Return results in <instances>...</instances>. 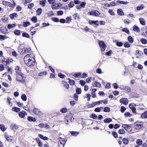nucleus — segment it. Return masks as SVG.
I'll return each instance as SVG.
<instances>
[{
    "label": "nucleus",
    "mask_w": 147,
    "mask_h": 147,
    "mask_svg": "<svg viewBox=\"0 0 147 147\" xmlns=\"http://www.w3.org/2000/svg\"><path fill=\"white\" fill-rule=\"evenodd\" d=\"M34 56L32 54H30L25 56L24 57V63L29 67H32L35 65V59Z\"/></svg>",
    "instance_id": "f257e3e1"
},
{
    "label": "nucleus",
    "mask_w": 147,
    "mask_h": 147,
    "mask_svg": "<svg viewBox=\"0 0 147 147\" xmlns=\"http://www.w3.org/2000/svg\"><path fill=\"white\" fill-rule=\"evenodd\" d=\"M16 76L18 81L22 83L25 82V77L22 73L20 74H16Z\"/></svg>",
    "instance_id": "f03ea898"
},
{
    "label": "nucleus",
    "mask_w": 147,
    "mask_h": 147,
    "mask_svg": "<svg viewBox=\"0 0 147 147\" xmlns=\"http://www.w3.org/2000/svg\"><path fill=\"white\" fill-rule=\"evenodd\" d=\"M135 128L136 129H140L143 127L142 122L137 121L134 123Z\"/></svg>",
    "instance_id": "7ed1b4c3"
},
{
    "label": "nucleus",
    "mask_w": 147,
    "mask_h": 147,
    "mask_svg": "<svg viewBox=\"0 0 147 147\" xmlns=\"http://www.w3.org/2000/svg\"><path fill=\"white\" fill-rule=\"evenodd\" d=\"M99 45L101 48V51L102 52L104 51L106 47L105 43L102 41H100L99 43Z\"/></svg>",
    "instance_id": "20e7f679"
},
{
    "label": "nucleus",
    "mask_w": 147,
    "mask_h": 147,
    "mask_svg": "<svg viewBox=\"0 0 147 147\" xmlns=\"http://www.w3.org/2000/svg\"><path fill=\"white\" fill-rule=\"evenodd\" d=\"M88 14L90 16L93 15L95 16H98L100 14V13L98 11L94 10L88 12Z\"/></svg>",
    "instance_id": "39448f33"
},
{
    "label": "nucleus",
    "mask_w": 147,
    "mask_h": 147,
    "mask_svg": "<svg viewBox=\"0 0 147 147\" xmlns=\"http://www.w3.org/2000/svg\"><path fill=\"white\" fill-rule=\"evenodd\" d=\"M18 51H21V53H29V52L31 51V49L30 48H26L22 49L21 48H18Z\"/></svg>",
    "instance_id": "423d86ee"
},
{
    "label": "nucleus",
    "mask_w": 147,
    "mask_h": 147,
    "mask_svg": "<svg viewBox=\"0 0 147 147\" xmlns=\"http://www.w3.org/2000/svg\"><path fill=\"white\" fill-rule=\"evenodd\" d=\"M66 141L65 139L59 140L58 142L59 147H64Z\"/></svg>",
    "instance_id": "0eeeda50"
},
{
    "label": "nucleus",
    "mask_w": 147,
    "mask_h": 147,
    "mask_svg": "<svg viewBox=\"0 0 147 147\" xmlns=\"http://www.w3.org/2000/svg\"><path fill=\"white\" fill-rule=\"evenodd\" d=\"M120 102L125 105H126L128 103V100L127 98H122L120 99Z\"/></svg>",
    "instance_id": "6e6552de"
},
{
    "label": "nucleus",
    "mask_w": 147,
    "mask_h": 147,
    "mask_svg": "<svg viewBox=\"0 0 147 147\" xmlns=\"http://www.w3.org/2000/svg\"><path fill=\"white\" fill-rule=\"evenodd\" d=\"M74 119V118L72 116L71 117H67L66 118L65 120V123L67 125H68L69 123L71 122Z\"/></svg>",
    "instance_id": "1a4fd4ad"
},
{
    "label": "nucleus",
    "mask_w": 147,
    "mask_h": 147,
    "mask_svg": "<svg viewBox=\"0 0 147 147\" xmlns=\"http://www.w3.org/2000/svg\"><path fill=\"white\" fill-rule=\"evenodd\" d=\"M33 111L34 114L38 116H40L41 114V112L37 109L34 108Z\"/></svg>",
    "instance_id": "9d476101"
},
{
    "label": "nucleus",
    "mask_w": 147,
    "mask_h": 147,
    "mask_svg": "<svg viewBox=\"0 0 147 147\" xmlns=\"http://www.w3.org/2000/svg\"><path fill=\"white\" fill-rule=\"evenodd\" d=\"M51 7L53 9H58L59 8V5L57 3H54V4L52 5Z\"/></svg>",
    "instance_id": "9b49d317"
},
{
    "label": "nucleus",
    "mask_w": 147,
    "mask_h": 147,
    "mask_svg": "<svg viewBox=\"0 0 147 147\" xmlns=\"http://www.w3.org/2000/svg\"><path fill=\"white\" fill-rule=\"evenodd\" d=\"M122 127L125 129L126 130L128 131L129 130L130 128L131 127V125L127 124H123L122 125Z\"/></svg>",
    "instance_id": "f8f14e48"
},
{
    "label": "nucleus",
    "mask_w": 147,
    "mask_h": 147,
    "mask_svg": "<svg viewBox=\"0 0 147 147\" xmlns=\"http://www.w3.org/2000/svg\"><path fill=\"white\" fill-rule=\"evenodd\" d=\"M26 112L24 111H22L20 112L19 113V116L21 118H23L25 117Z\"/></svg>",
    "instance_id": "ddd939ff"
},
{
    "label": "nucleus",
    "mask_w": 147,
    "mask_h": 147,
    "mask_svg": "<svg viewBox=\"0 0 147 147\" xmlns=\"http://www.w3.org/2000/svg\"><path fill=\"white\" fill-rule=\"evenodd\" d=\"M18 16L17 13H14L10 14L9 17L11 19L13 20L15 17H17Z\"/></svg>",
    "instance_id": "4468645a"
},
{
    "label": "nucleus",
    "mask_w": 147,
    "mask_h": 147,
    "mask_svg": "<svg viewBox=\"0 0 147 147\" xmlns=\"http://www.w3.org/2000/svg\"><path fill=\"white\" fill-rule=\"evenodd\" d=\"M46 0H41L39 2V4L42 7H44L46 5Z\"/></svg>",
    "instance_id": "2eb2a0df"
},
{
    "label": "nucleus",
    "mask_w": 147,
    "mask_h": 147,
    "mask_svg": "<svg viewBox=\"0 0 147 147\" xmlns=\"http://www.w3.org/2000/svg\"><path fill=\"white\" fill-rule=\"evenodd\" d=\"M96 91V89H93L92 90L91 94L92 95V97L93 98H94L96 97V95L95 92Z\"/></svg>",
    "instance_id": "dca6fc26"
},
{
    "label": "nucleus",
    "mask_w": 147,
    "mask_h": 147,
    "mask_svg": "<svg viewBox=\"0 0 147 147\" xmlns=\"http://www.w3.org/2000/svg\"><path fill=\"white\" fill-rule=\"evenodd\" d=\"M133 30L137 32H140V29L138 27L134 25L133 27Z\"/></svg>",
    "instance_id": "f3484780"
},
{
    "label": "nucleus",
    "mask_w": 147,
    "mask_h": 147,
    "mask_svg": "<svg viewBox=\"0 0 147 147\" xmlns=\"http://www.w3.org/2000/svg\"><path fill=\"white\" fill-rule=\"evenodd\" d=\"M11 127L12 129L14 130L17 129L18 128V127L17 125L13 124L11 126Z\"/></svg>",
    "instance_id": "a211bd4d"
},
{
    "label": "nucleus",
    "mask_w": 147,
    "mask_h": 147,
    "mask_svg": "<svg viewBox=\"0 0 147 147\" xmlns=\"http://www.w3.org/2000/svg\"><path fill=\"white\" fill-rule=\"evenodd\" d=\"M28 120L30 121L34 122L36 121V119L35 118L30 116L28 117Z\"/></svg>",
    "instance_id": "6ab92c4d"
},
{
    "label": "nucleus",
    "mask_w": 147,
    "mask_h": 147,
    "mask_svg": "<svg viewBox=\"0 0 147 147\" xmlns=\"http://www.w3.org/2000/svg\"><path fill=\"white\" fill-rule=\"evenodd\" d=\"M141 117L142 118H147V111H145L142 113L141 115Z\"/></svg>",
    "instance_id": "aec40b11"
},
{
    "label": "nucleus",
    "mask_w": 147,
    "mask_h": 147,
    "mask_svg": "<svg viewBox=\"0 0 147 147\" xmlns=\"http://www.w3.org/2000/svg\"><path fill=\"white\" fill-rule=\"evenodd\" d=\"M117 2L121 4H124L125 5H127L128 4V2L127 1H124L119 0H118Z\"/></svg>",
    "instance_id": "412c9836"
},
{
    "label": "nucleus",
    "mask_w": 147,
    "mask_h": 147,
    "mask_svg": "<svg viewBox=\"0 0 147 147\" xmlns=\"http://www.w3.org/2000/svg\"><path fill=\"white\" fill-rule=\"evenodd\" d=\"M36 142L38 144V146L41 147L42 145V143L41 142L39 138H36Z\"/></svg>",
    "instance_id": "4be33fe9"
},
{
    "label": "nucleus",
    "mask_w": 147,
    "mask_h": 147,
    "mask_svg": "<svg viewBox=\"0 0 147 147\" xmlns=\"http://www.w3.org/2000/svg\"><path fill=\"white\" fill-rule=\"evenodd\" d=\"M30 24V22L28 21L24 22L23 23V26L24 27H26L29 26Z\"/></svg>",
    "instance_id": "5701e85b"
},
{
    "label": "nucleus",
    "mask_w": 147,
    "mask_h": 147,
    "mask_svg": "<svg viewBox=\"0 0 147 147\" xmlns=\"http://www.w3.org/2000/svg\"><path fill=\"white\" fill-rule=\"evenodd\" d=\"M117 12L118 15L123 16L124 14L123 10L121 9H118L117 11Z\"/></svg>",
    "instance_id": "b1692460"
},
{
    "label": "nucleus",
    "mask_w": 147,
    "mask_h": 147,
    "mask_svg": "<svg viewBox=\"0 0 147 147\" xmlns=\"http://www.w3.org/2000/svg\"><path fill=\"white\" fill-rule=\"evenodd\" d=\"M139 20L141 24L143 25H145V21L144 19L143 18H139Z\"/></svg>",
    "instance_id": "393cba45"
},
{
    "label": "nucleus",
    "mask_w": 147,
    "mask_h": 147,
    "mask_svg": "<svg viewBox=\"0 0 147 147\" xmlns=\"http://www.w3.org/2000/svg\"><path fill=\"white\" fill-rule=\"evenodd\" d=\"M20 67L19 66H17L15 68L16 72L17 73L16 74H20L22 73L21 71L19 70Z\"/></svg>",
    "instance_id": "a878e982"
},
{
    "label": "nucleus",
    "mask_w": 147,
    "mask_h": 147,
    "mask_svg": "<svg viewBox=\"0 0 147 147\" xmlns=\"http://www.w3.org/2000/svg\"><path fill=\"white\" fill-rule=\"evenodd\" d=\"M38 136L40 138L43 140H48L49 139L47 137H43L41 134H39Z\"/></svg>",
    "instance_id": "bb28decb"
},
{
    "label": "nucleus",
    "mask_w": 147,
    "mask_h": 147,
    "mask_svg": "<svg viewBox=\"0 0 147 147\" xmlns=\"http://www.w3.org/2000/svg\"><path fill=\"white\" fill-rule=\"evenodd\" d=\"M122 142L125 145L129 143L128 139L125 138H124L123 139Z\"/></svg>",
    "instance_id": "cd10ccee"
},
{
    "label": "nucleus",
    "mask_w": 147,
    "mask_h": 147,
    "mask_svg": "<svg viewBox=\"0 0 147 147\" xmlns=\"http://www.w3.org/2000/svg\"><path fill=\"white\" fill-rule=\"evenodd\" d=\"M112 121V120L111 118H106L104 120V121L106 123H109Z\"/></svg>",
    "instance_id": "c85d7f7f"
},
{
    "label": "nucleus",
    "mask_w": 147,
    "mask_h": 147,
    "mask_svg": "<svg viewBox=\"0 0 147 147\" xmlns=\"http://www.w3.org/2000/svg\"><path fill=\"white\" fill-rule=\"evenodd\" d=\"M42 11V9L41 8H38L36 11V13L38 15H40Z\"/></svg>",
    "instance_id": "c756f323"
},
{
    "label": "nucleus",
    "mask_w": 147,
    "mask_h": 147,
    "mask_svg": "<svg viewBox=\"0 0 147 147\" xmlns=\"http://www.w3.org/2000/svg\"><path fill=\"white\" fill-rule=\"evenodd\" d=\"M6 140L9 142H11L12 140V137L11 136H7L5 137Z\"/></svg>",
    "instance_id": "7c9ffc66"
},
{
    "label": "nucleus",
    "mask_w": 147,
    "mask_h": 147,
    "mask_svg": "<svg viewBox=\"0 0 147 147\" xmlns=\"http://www.w3.org/2000/svg\"><path fill=\"white\" fill-rule=\"evenodd\" d=\"M123 90L126 91L128 92H131V88L127 86L125 87Z\"/></svg>",
    "instance_id": "2f4dec72"
},
{
    "label": "nucleus",
    "mask_w": 147,
    "mask_h": 147,
    "mask_svg": "<svg viewBox=\"0 0 147 147\" xmlns=\"http://www.w3.org/2000/svg\"><path fill=\"white\" fill-rule=\"evenodd\" d=\"M12 110L13 111L16 112H18L20 111V109L19 108L16 107H13Z\"/></svg>",
    "instance_id": "473e14b6"
},
{
    "label": "nucleus",
    "mask_w": 147,
    "mask_h": 147,
    "mask_svg": "<svg viewBox=\"0 0 147 147\" xmlns=\"http://www.w3.org/2000/svg\"><path fill=\"white\" fill-rule=\"evenodd\" d=\"M95 105H96L95 102H93L91 104L88 105V107L89 108H92L94 107Z\"/></svg>",
    "instance_id": "72a5a7b5"
},
{
    "label": "nucleus",
    "mask_w": 147,
    "mask_h": 147,
    "mask_svg": "<svg viewBox=\"0 0 147 147\" xmlns=\"http://www.w3.org/2000/svg\"><path fill=\"white\" fill-rule=\"evenodd\" d=\"M144 7V5L143 4H141L140 6L137 7V10H140L142 9Z\"/></svg>",
    "instance_id": "f704fd0d"
},
{
    "label": "nucleus",
    "mask_w": 147,
    "mask_h": 147,
    "mask_svg": "<svg viewBox=\"0 0 147 147\" xmlns=\"http://www.w3.org/2000/svg\"><path fill=\"white\" fill-rule=\"evenodd\" d=\"M136 143L138 146H140L142 143V141L140 139H138L136 141Z\"/></svg>",
    "instance_id": "c9c22d12"
},
{
    "label": "nucleus",
    "mask_w": 147,
    "mask_h": 147,
    "mask_svg": "<svg viewBox=\"0 0 147 147\" xmlns=\"http://www.w3.org/2000/svg\"><path fill=\"white\" fill-rule=\"evenodd\" d=\"M66 19L67 21L66 23H69L71 20V18L70 16L67 17L66 18Z\"/></svg>",
    "instance_id": "e433bc0d"
},
{
    "label": "nucleus",
    "mask_w": 147,
    "mask_h": 147,
    "mask_svg": "<svg viewBox=\"0 0 147 147\" xmlns=\"http://www.w3.org/2000/svg\"><path fill=\"white\" fill-rule=\"evenodd\" d=\"M11 99L9 97H8L7 98V102H8L9 105L10 106H11L12 105V104L11 102H10Z\"/></svg>",
    "instance_id": "4c0bfd02"
},
{
    "label": "nucleus",
    "mask_w": 147,
    "mask_h": 147,
    "mask_svg": "<svg viewBox=\"0 0 147 147\" xmlns=\"http://www.w3.org/2000/svg\"><path fill=\"white\" fill-rule=\"evenodd\" d=\"M31 20L34 23H36L37 22V18L36 16H34L31 18Z\"/></svg>",
    "instance_id": "58836bf2"
},
{
    "label": "nucleus",
    "mask_w": 147,
    "mask_h": 147,
    "mask_svg": "<svg viewBox=\"0 0 147 147\" xmlns=\"http://www.w3.org/2000/svg\"><path fill=\"white\" fill-rule=\"evenodd\" d=\"M122 30L123 32H125L128 34H129V31L127 28H123Z\"/></svg>",
    "instance_id": "ea45409f"
},
{
    "label": "nucleus",
    "mask_w": 147,
    "mask_h": 147,
    "mask_svg": "<svg viewBox=\"0 0 147 147\" xmlns=\"http://www.w3.org/2000/svg\"><path fill=\"white\" fill-rule=\"evenodd\" d=\"M21 98L24 101H26L27 100V97L25 94H23L21 96Z\"/></svg>",
    "instance_id": "a19ab883"
},
{
    "label": "nucleus",
    "mask_w": 147,
    "mask_h": 147,
    "mask_svg": "<svg viewBox=\"0 0 147 147\" xmlns=\"http://www.w3.org/2000/svg\"><path fill=\"white\" fill-rule=\"evenodd\" d=\"M13 61V60L11 59H5V61L6 63H9Z\"/></svg>",
    "instance_id": "79ce46f5"
},
{
    "label": "nucleus",
    "mask_w": 147,
    "mask_h": 147,
    "mask_svg": "<svg viewBox=\"0 0 147 147\" xmlns=\"http://www.w3.org/2000/svg\"><path fill=\"white\" fill-rule=\"evenodd\" d=\"M71 133L72 136H76L79 134V132L77 131H72Z\"/></svg>",
    "instance_id": "37998d69"
},
{
    "label": "nucleus",
    "mask_w": 147,
    "mask_h": 147,
    "mask_svg": "<svg viewBox=\"0 0 147 147\" xmlns=\"http://www.w3.org/2000/svg\"><path fill=\"white\" fill-rule=\"evenodd\" d=\"M67 110L66 108L64 107L61 109L60 112L63 113H65L67 112Z\"/></svg>",
    "instance_id": "c03bdc74"
},
{
    "label": "nucleus",
    "mask_w": 147,
    "mask_h": 147,
    "mask_svg": "<svg viewBox=\"0 0 147 147\" xmlns=\"http://www.w3.org/2000/svg\"><path fill=\"white\" fill-rule=\"evenodd\" d=\"M128 40L129 42L130 43H132L134 41L133 38L131 36H129L128 37Z\"/></svg>",
    "instance_id": "a18cd8bd"
},
{
    "label": "nucleus",
    "mask_w": 147,
    "mask_h": 147,
    "mask_svg": "<svg viewBox=\"0 0 147 147\" xmlns=\"http://www.w3.org/2000/svg\"><path fill=\"white\" fill-rule=\"evenodd\" d=\"M48 16L51 17L53 16L54 13L52 11H50L47 13Z\"/></svg>",
    "instance_id": "49530a36"
},
{
    "label": "nucleus",
    "mask_w": 147,
    "mask_h": 147,
    "mask_svg": "<svg viewBox=\"0 0 147 147\" xmlns=\"http://www.w3.org/2000/svg\"><path fill=\"white\" fill-rule=\"evenodd\" d=\"M0 128L1 130L3 131L6 130V128L4 125H0Z\"/></svg>",
    "instance_id": "de8ad7c7"
},
{
    "label": "nucleus",
    "mask_w": 147,
    "mask_h": 147,
    "mask_svg": "<svg viewBox=\"0 0 147 147\" xmlns=\"http://www.w3.org/2000/svg\"><path fill=\"white\" fill-rule=\"evenodd\" d=\"M94 85L95 86L97 87H100L101 86V84L98 82H95L94 83Z\"/></svg>",
    "instance_id": "09e8293b"
},
{
    "label": "nucleus",
    "mask_w": 147,
    "mask_h": 147,
    "mask_svg": "<svg viewBox=\"0 0 147 147\" xmlns=\"http://www.w3.org/2000/svg\"><path fill=\"white\" fill-rule=\"evenodd\" d=\"M140 41L142 44H145L147 42V41L146 39L143 38L141 39Z\"/></svg>",
    "instance_id": "8fccbe9b"
},
{
    "label": "nucleus",
    "mask_w": 147,
    "mask_h": 147,
    "mask_svg": "<svg viewBox=\"0 0 147 147\" xmlns=\"http://www.w3.org/2000/svg\"><path fill=\"white\" fill-rule=\"evenodd\" d=\"M22 36H23L26 37L27 38H29L30 36L26 32H24L22 34Z\"/></svg>",
    "instance_id": "3c124183"
},
{
    "label": "nucleus",
    "mask_w": 147,
    "mask_h": 147,
    "mask_svg": "<svg viewBox=\"0 0 147 147\" xmlns=\"http://www.w3.org/2000/svg\"><path fill=\"white\" fill-rule=\"evenodd\" d=\"M7 38V36L5 35H0V39L4 40Z\"/></svg>",
    "instance_id": "603ef678"
},
{
    "label": "nucleus",
    "mask_w": 147,
    "mask_h": 147,
    "mask_svg": "<svg viewBox=\"0 0 147 147\" xmlns=\"http://www.w3.org/2000/svg\"><path fill=\"white\" fill-rule=\"evenodd\" d=\"M124 46L125 47L129 48L130 47V44L128 42H125Z\"/></svg>",
    "instance_id": "864d4df0"
},
{
    "label": "nucleus",
    "mask_w": 147,
    "mask_h": 147,
    "mask_svg": "<svg viewBox=\"0 0 147 147\" xmlns=\"http://www.w3.org/2000/svg\"><path fill=\"white\" fill-rule=\"evenodd\" d=\"M69 83L71 85H74L75 84V81L72 80H71L70 79H69Z\"/></svg>",
    "instance_id": "5fc2aeb1"
},
{
    "label": "nucleus",
    "mask_w": 147,
    "mask_h": 147,
    "mask_svg": "<svg viewBox=\"0 0 147 147\" xmlns=\"http://www.w3.org/2000/svg\"><path fill=\"white\" fill-rule=\"evenodd\" d=\"M15 24H9L8 25L7 27L8 28L10 29H11L14 27L15 26Z\"/></svg>",
    "instance_id": "6e6d98bb"
},
{
    "label": "nucleus",
    "mask_w": 147,
    "mask_h": 147,
    "mask_svg": "<svg viewBox=\"0 0 147 147\" xmlns=\"http://www.w3.org/2000/svg\"><path fill=\"white\" fill-rule=\"evenodd\" d=\"M20 33V30H16L14 31V34L16 35H19Z\"/></svg>",
    "instance_id": "4d7b16f0"
},
{
    "label": "nucleus",
    "mask_w": 147,
    "mask_h": 147,
    "mask_svg": "<svg viewBox=\"0 0 147 147\" xmlns=\"http://www.w3.org/2000/svg\"><path fill=\"white\" fill-rule=\"evenodd\" d=\"M110 111V108L108 107H105L104 109V111L105 112H108Z\"/></svg>",
    "instance_id": "13d9d810"
},
{
    "label": "nucleus",
    "mask_w": 147,
    "mask_h": 147,
    "mask_svg": "<svg viewBox=\"0 0 147 147\" xmlns=\"http://www.w3.org/2000/svg\"><path fill=\"white\" fill-rule=\"evenodd\" d=\"M81 74V73L79 72L78 73H76L73 74V76L76 77H78L79 76H80Z\"/></svg>",
    "instance_id": "bf43d9fd"
},
{
    "label": "nucleus",
    "mask_w": 147,
    "mask_h": 147,
    "mask_svg": "<svg viewBox=\"0 0 147 147\" xmlns=\"http://www.w3.org/2000/svg\"><path fill=\"white\" fill-rule=\"evenodd\" d=\"M117 45L119 47H121L123 46V43L121 42H117L116 43Z\"/></svg>",
    "instance_id": "052dcab7"
},
{
    "label": "nucleus",
    "mask_w": 147,
    "mask_h": 147,
    "mask_svg": "<svg viewBox=\"0 0 147 147\" xmlns=\"http://www.w3.org/2000/svg\"><path fill=\"white\" fill-rule=\"evenodd\" d=\"M118 133L120 134H123L125 133V131L124 130L120 129L119 130Z\"/></svg>",
    "instance_id": "680f3d73"
},
{
    "label": "nucleus",
    "mask_w": 147,
    "mask_h": 147,
    "mask_svg": "<svg viewBox=\"0 0 147 147\" xmlns=\"http://www.w3.org/2000/svg\"><path fill=\"white\" fill-rule=\"evenodd\" d=\"M76 92L77 94H80L81 93V90L80 88H78L76 89Z\"/></svg>",
    "instance_id": "e2e57ef3"
},
{
    "label": "nucleus",
    "mask_w": 147,
    "mask_h": 147,
    "mask_svg": "<svg viewBox=\"0 0 147 147\" xmlns=\"http://www.w3.org/2000/svg\"><path fill=\"white\" fill-rule=\"evenodd\" d=\"M124 115L126 117H131L132 115L129 113L128 112H126L124 114Z\"/></svg>",
    "instance_id": "0e129e2a"
},
{
    "label": "nucleus",
    "mask_w": 147,
    "mask_h": 147,
    "mask_svg": "<svg viewBox=\"0 0 147 147\" xmlns=\"http://www.w3.org/2000/svg\"><path fill=\"white\" fill-rule=\"evenodd\" d=\"M2 84L5 87L8 88L9 86V84L7 83L3 82Z\"/></svg>",
    "instance_id": "69168bd1"
},
{
    "label": "nucleus",
    "mask_w": 147,
    "mask_h": 147,
    "mask_svg": "<svg viewBox=\"0 0 147 147\" xmlns=\"http://www.w3.org/2000/svg\"><path fill=\"white\" fill-rule=\"evenodd\" d=\"M47 74V72L46 71H44L40 73L39 74V76H42L43 75H46Z\"/></svg>",
    "instance_id": "338daca9"
},
{
    "label": "nucleus",
    "mask_w": 147,
    "mask_h": 147,
    "mask_svg": "<svg viewBox=\"0 0 147 147\" xmlns=\"http://www.w3.org/2000/svg\"><path fill=\"white\" fill-rule=\"evenodd\" d=\"M74 5L73 1L71 2L68 5V6L70 8H71L73 7Z\"/></svg>",
    "instance_id": "774afa93"
}]
</instances>
